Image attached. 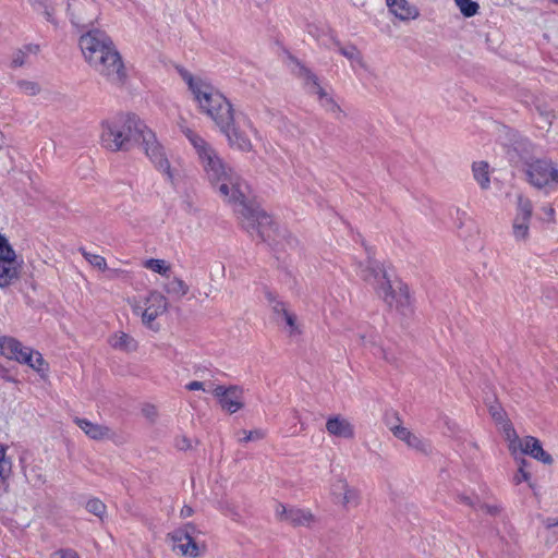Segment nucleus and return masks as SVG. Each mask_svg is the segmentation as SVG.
Segmentation results:
<instances>
[{
    "label": "nucleus",
    "instance_id": "1",
    "mask_svg": "<svg viewBox=\"0 0 558 558\" xmlns=\"http://www.w3.org/2000/svg\"><path fill=\"white\" fill-rule=\"evenodd\" d=\"M191 137L205 178L213 190L225 203L232 206L247 231H256L264 241L272 240L276 232L272 219L250 202L246 183L206 140L193 134Z\"/></svg>",
    "mask_w": 558,
    "mask_h": 558
},
{
    "label": "nucleus",
    "instance_id": "2",
    "mask_svg": "<svg viewBox=\"0 0 558 558\" xmlns=\"http://www.w3.org/2000/svg\"><path fill=\"white\" fill-rule=\"evenodd\" d=\"M362 274L364 280L374 278L376 294L389 310L400 315H408L412 312L410 289L400 278L376 265H369L362 269Z\"/></svg>",
    "mask_w": 558,
    "mask_h": 558
},
{
    "label": "nucleus",
    "instance_id": "3",
    "mask_svg": "<svg viewBox=\"0 0 558 558\" xmlns=\"http://www.w3.org/2000/svg\"><path fill=\"white\" fill-rule=\"evenodd\" d=\"M184 81L201 112L208 116L216 125L226 126L230 114L234 112L228 99L209 82L199 76L186 74Z\"/></svg>",
    "mask_w": 558,
    "mask_h": 558
},
{
    "label": "nucleus",
    "instance_id": "4",
    "mask_svg": "<svg viewBox=\"0 0 558 558\" xmlns=\"http://www.w3.org/2000/svg\"><path fill=\"white\" fill-rule=\"evenodd\" d=\"M146 124L135 114H118L100 124V143L111 151L125 149L131 141H140Z\"/></svg>",
    "mask_w": 558,
    "mask_h": 558
},
{
    "label": "nucleus",
    "instance_id": "5",
    "mask_svg": "<svg viewBox=\"0 0 558 558\" xmlns=\"http://www.w3.org/2000/svg\"><path fill=\"white\" fill-rule=\"evenodd\" d=\"M202 532L193 524H184L166 535L170 550L182 558H202L208 553L206 541L201 539Z\"/></svg>",
    "mask_w": 558,
    "mask_h": 558
},
{
    "label": "nucleus",
    "instance_id": "6",
    "mask_svg": "<svg viewBox=\"0 0 558 558\" xmlns=\"http://www.w3.org/2000/svg\"><path fill=\"white\" fill-rule=\"evenodd\" d=\"M128 303L133 313L141 317V322L145 327L158 330L155 322L168 308V301L161 292L153 290L144 298L134 296L129 299Z\"/></svg>",
    "mask_w": 558,
    "mask_h": 558
},
{
    "label": "nucleus",
    "instance_id": "7",
    "mask_svg": "<svg viewBox=\"0 0 558 558\" xmlns=\"http://www.w3.org/2000/svg\"><path fill=\"white\" fill-rule=\"evenodd\" d=\"M227 136L229 144L242 151H250L253 148L251 135L256 136L257 130L247 114L243 112H233L226 126L217 125Z\"/></svg>",
    "mask_w": 558,
    "mask_h": 558
},
{
    "label": "nucleus",
    "instance_id": "8",
    "mask_svg": "<svg viewBox=\"0 0 558 558\" xmlns=\"http://www.w3.org/2000/svg\"><path fill=\"white\" fill-rule=\"evenodd\" d=\"M502 433L508 442V449L513 458L521 452L531 456L544 464L553 463L551 456L543 449L538 439L533 436H526L521 439L509 421L504 422Z\"/></svg>",
    "mask_w": 558,
    "mask_h": 558
},
{
    "label": "nucleus",
    "instance_id": "9",
    "mask_svg": "<svg viewBox=\"0 0 558 558\" xmlns=\"http://www.w3.org/2000/svg\"><path fill=\"white\" fill-rule=\"evenodd\" d=\"M98 75L110 84L122 86L128 77L123 59L116 48L111 47L88 64Z\"/></svg>",
    "mask_w": 558,
    "mask_h": 558
},
{
    "label": "nucleus",
    "instance_id": "10",
    "mask_svg": "<svg viewBox=\"0 0 558 558\" xmlns=\"http://www.w3.org/2000/svg\"><path fill=\"white\" fill-rule=\"evenodd\" d=\"M525 174L529 183L546 192L558 186V163L549 159H536L526 166Z\"/></svg>",
    "mask_w": 558,
    "mask_h": 558
},
{
    "label": "nucleus",
    "instance_id": "11",
    "mask_svg": "<svg viewBox=\"0 0 558 558\" xmlns=\"http://www.w3.org/2000/svg\"><path fill=\"white\" fill-rule=\"evenodd\" d=\"M296 76L302 81L306 93L314 97L322 108L327 112H340V107L333 99L332 95L319 78L310 69L300 65L296 70Z\"/></svg>",
    "mask_w": 558,
    "mask_h": 558
},
{
    "label": "nucleus",
    "instance_id": "12",
    "mask_svg": "<svg viewBox=\"0 0 558 558\" xmlns=\"http://www.w3.org/2000/svg\"><path fill=\"white\" fill-rule=\"evenodd\" d=\"M266 300L274 314V318L281 330L290 339H295L302 333V326L298 316L278 295L271 291L265 293Z\"/></svg>",
    "mask_w": 558,
    "mask_h": 558
},
{
    "label": "nucleus",
    "instance_id": "13",
    "mask_svg": "<svg viewBox=\"0 0 558 558\" xmlns=\"http://www.w3.org/2000/svg\"><path fill=\"white\" fill-rule=\"evenodd\" d=\"M331 501L343 510L356 508L361 504L360 490L343 476L332 478L328 486Z\"/></svg>",
    "mask_w": 558,
    "mask_h": 558
},
{
    "label": "nucleus",
    "instance_id": "14",
    "mask_svg": "<svg viewBox=\"0 0 558 558\" xmlns=\"http://www.w3.org/2000/svg\"><path fill=\"white\" fill-rule=\"evenodd\" d=\"M140 141L143 145L147 157L156 165V167L171 181L174 180V172L171 169L170 162L166 156L163 147L157 141L155 133L145 126L143 130Z\"/></svg>",
    "mask_w": 558,
    "mask_h": 558
},
{
    "label": "nucleus",
    "instance_id": "15",
    "mask_svg": "<svg viewBox=\"0 0 558 558\" xmlns=\"http://www.w3.org/2000/svg\"><path fill=\"white\" fill-rule=\"evenodd\" d=\"M78 45L87 64L114 46L112 39L105 32L99 29L83 34L80 37Z\"/></svg>",
    "mask_w": 558,
    "mask_h": 558
},
{
    "label": "nucleus",
    "instance_id": "16",
    "mask_svg": "<svg viewBox=\"0 0 558 558\" xmlns=\"http://www.w3.org/2000/svg\"><path fill=\"white\" fill-rule=\"evenodd\" d=\"M532 213L533 205L531 199L522 194H518L517 211L512 221V235L515 241L524 242L529 239Z\"/></svg>",
    "mask_w": 558,
    "mask_h": 558
},
{
    "label": "nucleus",
    "instance_id": "17",
    "mask_svg": "<svg viewBox=\"0 0 558 558\" xmlns=\"http://www.w3.org/2000/svg\"><path fill=\"white\" fill-rule=\"evenodd\" d=\"M274 514L279 522L294 526H308L315 521V517L310 509L288 506L281 502L275 505Z\"/></svg>",
    "mask_w": 558,
    "mask_h": 558
},
{
    "label": "nucleus",
    "instance_id": "18",
    "mask_svg": "<svg viewBox=\"0 0 558 558\" xmlns=\"http://www.w3.org/2000/svg\"><path fill=\"white\" fill-rule=\"evenodd\" d=\"M208 392L217 398L221 409L229 414H233L244 407L243 390L238 386L213 385Z\"/></svg>",
    "mask_w": 558,
    "mask_h": 558
},
{
    "label": "nucleus",
    "instance_id": "19",
    "mask_svg": "<svg viewBox=\"0 0 558 558\" xmlns=\"http://www.w3.org/2000/svg\"><path fill=\"white\" fill-rule=\"evenodd\" d=\"M389 430L411 450L423 454H428L432 451L430 444L420 434L404 426L398 417L395 424L389 425Z\"/></svg>",
    "mask_w": 558,
    "mask_h": 558
},
{
    "label": "nucleus",
    "instance_id": "20",
    "mask_svg": "<svg viewBox=\"0 0 558 558\" xmlns=\"http://www.w3.org/2000/svg\"><path fill=\"white\" fill-rule=\"evenodd\" d=\"M21 264L10 244L0 248V287H8L20 276Z\"/></svg>",
    "mask_w": 558,
    "mask_h": 558
},
{
    "label": "nucleus",
    "instance_id": "21",
    "mask_svg": "<svg viewBox=\"0 0 558 558\" xmlns=\"http://www.w3.org/2000/svg\"><path fill=\"white\" fill-rule=\"evenodd\" d=\"M325 428L327 434L335 438L351 440L355 436V427L352 422L340 414L329 416Z\"/></svg>",
    "mask_w": 558,
    "mask_h": 558
},
{
    "label": "nucleus",
    "instance_id": "22",
    "mask_svg": "<svg viewBox=\"0 0 558 558\" xmlns=\"http://www.w3.org/2000/svg\"><path fill=\"white\" fill-rule=\"evenodd\" d=\"M14 361L20 364H26L33 371L38 373L41 377H46L49 372V366L43 354L28 347L22 344L21 353L14 356Z\"/></svg>",
    "mask_w": 558,
    "mask_h": 558
},
{
    "label": "nucleus",
    "instance_id": "23",
    "mask_svg": "<svg viewBox=\"0 0 558 558\" xmlns=\"http://www.w3.org/2000/svg\"><path fill=\"white\" fill-rule=\"evenodd\" d=\"M386 5L391 15L400 22H410L418 19V8L409 0H386Z\"/></svg>",
    "mask_w": 558,
    "mask_h": 558
},
{
    "label": "nucleus",
    "instance_id": "24",
    "mask_svg": "<svg viewBox=\"0 0 558 558\" xmlns=\"http://www.w3.org/2000/svg\"><path fill=\"white\" fill-rule=\"evenodd\" d=\"M74 423L93 440H106L114 437V432L107 425L80 417H76Z\"/></svg>",
    "mask_w": 558,
    "mask_h": 558
},
{
    "label": "nucleus",
    "instance_id": "25",
    "mask_svg": "<svg viewBox=\"0 0 558 558\" xmlns=\"http://www.w3.org/2000/svg\"><path fill=\"white\" fill-rule=\"evenodd\" d=\"M109 345L117 351L133 353L138 349V341L128 332L118 330L108 338Z\"/></svg>",
    "mask_w": 558,
    "mask_h": 558
},
{
    "label": "nucleus",
    "instance_id": "26",
    "mask_svg": "<svg viewBox=\"0 0 558 558\" xmlns=\"http://www.w3.org/2000/svg\"><path fill=\"white\" fill-rule=\"evenodd\" d=\"M163 290L167 294L174 299H183L190 292V286L179 277H172L167 280L163 286Z\"/></svg>",
    "mask_w": 558,
    "mask_h": 558
},
{
    "label": "nucleus",
    "instance_id": "27",
    "mask_svg": "<svg viewBox=\"0 0 558 558\" xmlns=\"http://www.w3.org/2000/svg\"><path fill=\"white\" fill-rule=\"evenodd\" d=\"M22 343L9 336H0V355L14 361V356L21 353Z\"/></svg>",
    "mask_w": 558,
    "mask_h": 558
},
{
    "label": "nucleus",
    "instance_id": "28",
    "mask_svg": "<svg viewBox=\"0 0 558 558\" xmlns=\"http://www.w3.org/2000/svg\"><path fill=\"white\" fill-rule=\"evenodd\" d=\"M472 173L474 180L481 189L487 190L490 185L489 166L486 161H475L472 165Z\"/></svg>",
    "mask_w": 558,
    "mask_h": 558
},
{
    "label": "nucleus",
    "instance_id": "29",
    "mask_svg": "<svg viewBox=\"0 0 558 558\" xmlns=\"http://www.w3.org/2000/svg\"><path fill=\"white\" fill-rule=\"evenodd\" d=\"M339 52L343 57H345L351 62V64L353 66L356 65L362 69L366 68L364 57H363L362 52L355 46H352V45L341 46V47H339Z\"/></svg>",
    "mask_w": 558,
    "mask_h": 558
},
{
    "label": "nucleus",
    "instance_id": "30",
    "mask_svg": "<svg viewBox=\"0 0 558 558\" xmlns=\"http://www.w3.org/2000/svg\"><path fill=\"white\" fill-rule=\"evenodd\" d=\"M143 267L161 276H168L171 270V265L167 260L159 258L144 260Z\"/></svg>",
    "mask_w": 558,
    "mask_h": 558
},
{
    "label": "nucleus",
    "instance_id": "31",
    "mask_svg": "<svg viewBox=\"0 0 558 558\" xmlns=\"http://www.w3.org/2000/svg\"><path fill=\"white\" fill-rule=\"evenodd\" d=\"M454 3L464 17H472L478 13L480 4L473 0H454Z\"/></svg>",
    "mask_w": 558,
    "mask_h": 558
},
{
    "label": "nucleus",
    "instance_id": "32",
    "mask_svg": "<svg viewBox=\"0 0 558 558\" xmlns=\"http://www.w3.org/2000/svg\"><path fill=\"white\" fill-rule=\"evenodd\" d=\"M198 445V440L187 437L186 435H179L174 438V447L180 451H192Z\"/></svg>",
    "mask_w": 558,
    "mask_h": 558
},
{
    "label": "nucleus",
    "instance_id": "33",
    "mask_svg": "<svg viewBox=\"0 0 558 558\" xmlns=\"http://www.w3.org/2000/svg\"><path fill=\"white\" fill-rule=\"evenodd\" d=\"M19 89L28 96H35L40 92V85L35 81L20 80L16 82Z\"/></svg>",
    "mask_w": 558,
    "mask_h": 558
},
{
    "label": "nucleus",
    "instance_id": "34",
    "mask_svg": "<svg viewBox=\"0 0 558 558\" xmlns=\"http://www.w3.org/2000/svg\"><path fill=\"white\" fill-rule=\"evenodd\" d=\"M84 258L96 269L100 271L107 270V262L106 258L98 254H93L86 251H82Z\"/></svg>",
    "mask_w": 558,
    "mask_h": 558
},
{
    "label": "nucleus",
    "instance_id": "35",
    "mask_svg": "<svg viewBox=\"0 0 558 558\" xmlns=\"http://www.w3.org/2000/svg\"><path fill=\"white\" fill-rule=\"evenodd\" d=\"M11 470L12 463L5 456V447L0 445V478H8L11 474Z\"/></svg>",
    "mask_w": 558,
    "mask_h": 558
},
{
    "label": "nucleus",
    "instance_id": "36",
    "mask_svg": "<svg viewBox=\"0 0 558 558\" xmlns=\"http://www.w3.org/2000/svg\"><path fill=\"white\" fill-rule=\"evenodd\" d=\"M86 509L88 512L95 514L99 519H102L106 514L107 507L101 500L94 498L87 501Z\"/></svg>",
    "mask_w": 558,
    "mask_h": 558
},
{
    "label": "nucleus",
    "instance_id": "37",
    "mask_svg": "<svg viewBox=\"0 0 558 558\" xmlns=\"http://www.w3.org/2000/svg\"><path fill=\"white\" fill-rule=\"evenodd\" d=\"M536 110L541 118L543 119L542 128H549L553 123V119L555 118V113L551 109H549L546 105H538Z\"/></svg>",
    "mask_w": 558,
    "mask_h": 558
},
{
    "label": "nucleus",
    "instance_id": "38",
    "mask_svg": "<svg viewBox=\"0 0 558 558\" xmlns=\"http://www.w3.org/2000/svg\"><path fill=\"white\" fill-rule=\"evenodd\" d=\"M179 129L181 130V132L184 134V136L186 137V140L190 142V144L193 146V142H192V137L191 135H195L197 136L198 138L201 140H205L202 135H199L196 131H194L193 129H191L189 125H187V121L186 119H184L183 117H180L178 122H177Z\"/></svg>",
    "mask_w": 558,
    "mask_h": 558
},
{
    "label": "nucleus",
    "instance_id": "39",
    "mask_svg": "<svg viewBox=\"0 0 558 558\" xmlns=\"http://www.w3.org/2000/svg\"><path fill=\"white\" fill-rule=\"evenodd\" d=\"M241 434L243 437L240 439V441L243 442L260 440L265 437V432L262 429L242 430Z\"/></svg>",
    "mask_w": 558,
    "mask_h": 558
},
{
    "label": "nucleus",
    "instance_id": "40",
    "mask_svg": "<svg viewBox=\"0 0 558 558\" xmlns=\"http://www.w3.org/2000/svg\"><path fill=\"white\" fill-rule=\"evenodd\" d=\"M26 51L24 50H20L17 51L14 57H13V60L12 62L14 63V65L16 66H21L25 63V57H26V53L27 52H32V53H36L37 50H38V47L37 46H28L25 48Z\"/></svg>",
    "mask_w": 558,
    "mask_h": 558
},
{
    "label": "nucleus",
    "instance_id": "41",
    "mask_svg": "<svg viewBox=\"0 0 558 558\" xmlns=\"http://www.w3.org/2000/svg\"><path fill=\"white\" fill-rule=\"evenodd\" d=\"M142 411L150 423H155L159 416L158 409L153 404H146Z\"/></svg>",
    "mask_w": 558,
    "mask_h": 558
},
{
    "label": "nucleus",
    "instance_id": "42",
    "mask_svg": "<svg viewBox=\"0 0 558 558\" xmlns=\"http://www.w3.org/2000/svg\"><path fill=\"white\" fill-rule=\"evenodd\" d=\"M531 474L524 469H518L517 473L513 476V483L515 485L521 484L522 482H530Z\"/></svg>",
    "mask_w": 558,
    "mask_h": 558
},
{
    "label": "nucleus",
    "instance_id": "43",
    "mask_svg": "<svg viewBox=\"0 0 558 558\" xmlns=\"http://www.w3.org/2000/svg\"><path fill=\"white\" fill-rule=\"evenodd\" d=\"M49 558H80L73 550H59L53 553Z\"/></svg>",
    "mask_w": 558,
    "mask_h": 558
},
{
    "label": "nucleus",
    "instance_id": "44",
    "mask_svg": "<svg viewBox=\"0 0 558 558\" xmlns=\"http://www.w3.org/2000/svg\"><path fill=\"white\" fill-rule=\"evenodd\" d=\"M213 386H210L208 389L205 388L204 386V383L202 381H197V380H194V381H191L186 385V389L187 390H191V391H194V390H204V391H208Z\"/></svg>",
    "mask_w": 558,
    "mask_h": 558
},
{
    "label": "nucleus",
    "instance_id": "45",
    "mask_svg": "<svg viewBox=\"0 0 558 558\" xmlns=\"http://www.w3.org/2000/svg\"><path fill=\"white\" fill-rule=\"evenodd\" d=\"M481 509L482 511L490 515H497L500 512V508L497 505H483Z\"/></svg>",
    "mask_w": 558,
    "mask_h": 558
},
{
    "label": "nucleus",
    "instance_id": "46",
    "mask_svg": "<svg viewBox=\"0 0 558 558\" xmlns=\"http://www.w3.org/2000/svg\"><path fill=\"white\" fill-rule=\"evenodd\" d=\"M31 476L33 478H35L36 482H39V483H45L46 482V477L43 474H40V473H36L35 468L31 470Z\"/></svg>",
    "mask_w": 558,
    "mask_h": 558
},
{
    "label": "nucleus",
    "instance_id": "47",
    "mask_svg": "<svg viewBox=\"0 0 558 558\" xmlns=\"http://www.w3.org/2000/svg\"><path fill=\"white\" fill-rule=\"evenodd\" d=\"M193 513V510L191 507L189 506H184L182 509H181V517L182 518H189L191 517Z\"/></svg>",
    "mask_w": 558,
    "mask_h": 558
},
{
    "label": "nucleus",
    "instance_id": "48",
    "mask_svg": "<svg viewBox=\"0 0 558 558\" xmlns=\"http://www.w3.org/2000/svg\"><path fill=\"white\" fill-rule=\"evenodd\" d=\"M65 12L72 17H76V14L74 12V10L72 9V3L68 0L66 3H65Z\"/></svg>",
    "mask_w": 558,
    "mask_h": 558
},
{
    "label": "nucleus",
    "instance_id": "49",
    "mask_svg": "<svg viewBox=\"0 0 558 558\" xmlns=\"http://www.w3.org/2000/svg\"><path fill=\"white\" fill-rule=\"evenodd\" d=\"M518 462L519 468L518 469H524L526 470L527 461L523 458H518V454L514 458Z\"/></svg>",
    "mask_w": 558,
    "mask_h": 558
},
{
    "label": "nucleus",
    "instance_id": "50",
    "mask_svg": "<svg viewBox=\"0 0 558 558\" xmlns=\"http://www.w3.org/2000/svg\"><path fill=\"white\" fill-rule=\"evenodd\" d=\"M543 210L545 211L549 219L554 217L555 210L551 206L544 207Z\"/></svg>",
    "mask_w": 558,
    "mask_h": 558
},
{
    "label": "nucleus",
    "instance_id": "51",
    "mask_svg": "<svg viewBox=\"0 0 558 558\" xmlns=\"http://www.w3.org/2000/svg\"><path fill=\"white\" fill-rule=\"evenodd\" d=\"M8 244H10L8 239L0 233V248L5 246V245H8Z\"/></svg>",
    "mask_w": 558,
    "mask_h": 558
},
{
    "label": "nucleus",
    "instance_id": "52",
    "mask_svg": "<svg viewBox=\"0 0 558 558\" xmlns=\"http://www.w3.org/2000/svg\"><path fill=\"white\" fill-rule=\"evenodd\" d=\"M46 14H47L48 20H50L52 14L50 12H48V11L46 12Z\"/></svg>",
    "mask_w": 558,
    "mask_h": 558
}]
</instances>
